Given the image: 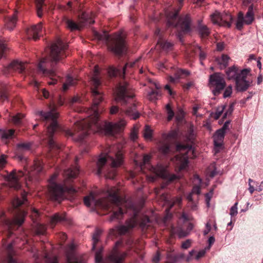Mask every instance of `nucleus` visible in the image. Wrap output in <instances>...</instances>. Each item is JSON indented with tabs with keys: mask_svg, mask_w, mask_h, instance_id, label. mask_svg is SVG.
I'll list each match as a JSON object with an SVG mask.
<instances>
[{
	"mask_svg": "<svg viewBox=\"0 0 263 263\" xmlns=\"http://www.w3.org/2000/svg\"><path fill=\"white\" fill-rule=\"evenodd\" d=\"M119 190L116 187L108 189L107 198L96 199L95 194L90 192L89 195L84 197V203L88 207L92 204L95 206L106 210H110L112 214L110 220L120 219L125 213L131 211L133 216L126 221V225L118 226L117 232L120 235H124L128 233L136 226L139 225L142 231L146 230L151 226L152 221L149 218L143 214H140L139 209L133 203H130L125 211L122 207V199L119 195Z\"/></svg>",
	"mask_w": 263,
	"mask_h": 263,
	"instance_id": "obj_1",
	"label": "nucleus"
},
{
	"mask_svg": "<svg viewBox=\"0 0 263 263\" xmlns=\"http://www.w3.org/2000/svg\"><path fill=\"white\" fill-rule=\"evenodd\" d=\"M100 116H87L74 123V133L80 132L79 136L83 139L91 133H101L107 136H114L122 132L126 124L124 120L115 123L101 121Z\"/></svg>",
	"mask_w": 263,
	"mask_h": 263,
	"instance_id": "obj_2",
	"label": "nucleus"
},
{
	"mask_svg": "<svg viewBox=\"0 0 263 263\" xmlns=\"http://www.w3.org/2000/svg\"><path fill=\"white\" fill-rule=\"evenodd\" d=\"M67 47L66 44L61 39H58L51 45L49 56L42 59L37 65L38 72L44 77L50 78L48 82L50 85L57 83L55 66L60 60L66 57V50Z\"/></svg>",
	"mask_w": 263,
	"mask_h": 263,
	"instance_id": "obj_3",
	"label": "nucleus"
},
{
	"mask_svg": "<svg viewBox=\"0 0 263 263\" xmlns=\"http://www.w3.org/2000/svg\"><path fill=\"white\" fill-rule=\"evenodd\" d=\"M79 173V169L77 166L64 170L63 176L64 177V184L58 183L56 182L58 174H53L48 180V194L52 200L61 202L64 198L66 192L74 193L76 191L72 187H68L71 181L76 178Z\"/></svg>",
	"mask_w": 263,
	"mask_h": 263,
	"instance_id": "obj_4",
	"label": "nucleus"
},
{
	"mask_svg": "<svg viewBox=\"0 0 263 263\" xmlns=\"http://www.w3.org/2000/svg\"><path fill=\"white\" fill-rule=\"evenodd\" d=\"M111 149L109 147L107 154H102L98 158L96 162V174L98 175L104 174L106 178L114 179L117 175L116 168L122 165L123 157L120 151L111 155Z\"/></svg>",
	"mask_w": 263,
	"mask_h": 263,
	"instance_id": "obj_5",
	"label": "nucleus"
},
{
	"mask_svg": "<svg viewBox=\"0 0 263 263\" xmlns=\"http://www.w3.org/2000/svg\"><path fill=\"white\" fill-rule=\"evenodd\" d=\"M195 137L194 127L192 125H191L188 128L186 143H178L176 144V151L180 153L177 155L174 159L176 168L179 171L184 170L188 167L189 158L191 157L190 153L192 154L193 158L196 157V149L194 147Z\"/></svg>",
	"mask_w": 263,
	"mask_h": 263,
	"instance_id": "obj_6",
	"label": "nucleus"
},
{
	"mask_svg": "<svg viewBox=\"0 0 263 263\" xmlns=\"http://www.w3.org/2000/svg\"><path fill=\"white\" fill-rule=\"evenodd\" d=\"M24 169L25 172L19 171L17 173L15 170H14L5 177V179L8 181L10 187L16 190L20 189L21 184L19 179L24 176H25L27 186L29 185L30 182L38 181V175L43 170V163L39 160H36L34 161L33 165L30 171L27 170L25 166Z\"/></svg>",
	"mask_w": 263,
	"mask_h": 263,
	"instance_id": "obj_7",
	"label": "nucleus"
},
{
	"mask_svg": "<svg viewBox=\"0 0 263 263\" xmlns=\"http://www.w3.org/2000/svg\"><path fill=\"white\" fill-rule=\"evenodd\" d=\"M58 117L41 116V122L40 124L46 126V128L49 148L48 156L52 157L53 161L57 158L61 149L60 146L53 138L54 134L58 130L61 129V127L57 121Z\"/></svg>",
	"mask_w": 263,
	"mask_h": 263,
	"instance_id": "obj_8",
	"label": "nucleus"
},
{
	"mask_svg": "<svg viewBox=\"0 0 263 263\" xmlns=\"http://www.w3.org/2000/svg\"><path fill=\"white\" fill-rule=\"evenodd\" d=\"M178 9L174 12H170L166 14L167 25L169 27H176L179 26L183 32H189L190 29L191 20L189 15L179 17V12L183 5V0H177Z\"/></svg>",
	"mask_w": 263,
	"mask_h": 263,
	"instance_id": "obj_9",
	"label": "nucleus"
},
{
	"mask_svg": "<svg viewBox=\"0 0 263 263\" xmlns=\"http://www.w3.org/2000/svg\"><path fill=\"white\" fill-rule=\"evenodd\" d=\"M99 67H95L94 74L92 78V84L93 88H91V95L93 98L91 110L93 113L90 115H100L103 113L99 107V103L103 100L102 94L98 90V87L100 85L101 82L99 77Z\"/></svg>",
	"mask_w": 263,
	"mask_h": 263,
	"instance_id": "obj_10",
	"label": "nucleus"
},
{
	"mask_svg": "<svg viewBox=\"0 0 263 263\" xmlns=\"http://www.w3.org/2000/svg\"><path fill=\"white\" fill-rule=\"evenodd\" d=\"M108 46L111 51L117 55L125 53L127 47L125 41L121 34H115L111 36H108Z\"/></svg>",
	"mask_w": 263,
	"mask_h": 263,
	"instance_id": "obj_11",
	"label": "nucleus"
},
{
	"mask_svg": "<svg viewBox=\"0 0 263 263\" xmlns=\"http://www.w3.org/2000/svg\"><path fill=\"white\" fill-rule=\"evenodd\" d=\"M65 22L67 28L71 31L80 30L83 27L95 23L92 16L85 12L79 15L77 22L68 18H67Z\"/></svg>",
	"mask_w": 263,
	"mask_h": 263,
	"instance_id": "obj_12",
	"label": "nucleus"
},
{
	"mask_svg": "<svg viewBox=\"0 0 263 263\" xmlns=\"http://www.w3.org/2000/svg\"><path fill=\"white\" fill-rule=\"evenodd\" d=\"M116 100L122 104L130 103L129 101L132 99L135 94L131 86L126 82L119 83L117 88Z\"/></svg>",
	"mask_w": 263,
	"mask_h": 263,
	"instance_id": "obj_13",
	"label": "nucleus"
},
{
	"mask_svg": "<svg viewBox=\"0 0 263 263\" xmlns=\"http://www.w3.org/2000/svg\"><path fill=\"white\" fill-rule=\"evenodd\" d=\"M223 92V98H227L231 96L232 86H226V83L223 74L220 73H215V96Z\"/></svg>",
	"mask_w": 263,
	"mask_h": 263,
	"instance_id": "obj_14",
	"label": "nucleus"
},
{
	"mask_svg": "<svg viewBox=\"0 0 263 263\" xmlns=\"http://www.w3.org/2000/svg\"><path fill=\"white\" fill-rule=\"evenodd\" d=\"M178 135V131L172 130L167 134L162 135L164 141L161 142L159 146V151L164 155L169 154L171 150L170 143L177 140Z\"/></svg>",
	"mask_w": 263,
	"mask_h": 263,
	"instance_id": "obj_15",
	"label": "nucleus"
},
{
	"mask_svg": "<svg viewBox=\"0 0 263 263\" xmlns=\"http://www.w3.org/2000/svg\"><path fill=\"white\" fill-rule=\"evenodd\" d=\"M230 124L229 120L226 121L222 127L215 133V154L224 148L223 141L226 133L230 130Z\"/></svg>",
	"mask_w": 263,
	"mask_h": 263,
	"instance_id": "obj_16",
	"label": "nucleus"
},
{
	"mask_svg": "<svg viewBox=\"0 0 263 263\" xmlns=\"http://www.w3.org/2000/svg\"><path fill=\"white\" fill-rule=\"evenodd\" d=\"M21 214L22 216L21 217H15L12 220L5 218L3 215L0 218V221L5 224L8 229V232H7V237L9 238L12 236L13 234L12 230L14 229V227H19L24 222V217L27 214V212L23 211L21 212Z\"/></svg>",
	"mask_w": 263,
	"mask_h": 263,
	"instance_id": "obj_17",
	"label": "nucleus"
},
{
	"mask_svg": "<svg viewBox=\"0 0 263 263\" xmlns=\"http://www.w3.org/2000/svg\"><path fill=\"white\" fill-rule=\"evenodd\" d=\"M2 241L3 248L5 250L6 256L1 263H18L15 258H14L15 255V252L13 249L14 241H12L7 243V240L4 238L3 239Z\"/></svg>",
	"mask_w": 263,
	"mask_h": 263,
	"instance_id": "obj_18",
	"label": "nucleus"
},
{
	"mask_svg": "<svg viewBox=\"0 0 263 263\" xmlns=\"http://www.w3.org/2000/svg\"><path fill=\"white\" fill-rule=\"evenodd\" d=\"M121 245V242H116L115 247L107 257L109 261L112 263H123L126 256V253L125 252H121L118 249V247Z\"/></svg>",
	"mask_w": 263,
	"mask_h": 263,
	"instance_id": "obj_19",
	"label": "nucleus"
},
{
	"mask_svg": "<svg viewBox=\"0 0 263 263\" xmlns=\"http://www.w3.org/2000/svg\"><path fill=\"white\" fill-rule=\"evenodd\" d=\"M42 23L27 27L25 29L26 37L29 40L36 41L42 35Z\"/></svg>",
	"mask_w": 263,
	"mask_h": 263,
	"instance_id": "obj_20",
	"label": "nucleus"
},
{
	"mask_svg": "<svg viewBox=\"0 0 263 263\" xmlns=\"http://www.w3.org/2000/svg\"><path fill=\"white\" fill-rule=\"evenodd\" d=\"M28 65L26 63L18 60H14L9 65L4 67V72L7 74L13 70L18 71L21 73H24L26 72V69Z\"/></svg>",
	"mask_w": 263,
	"mask_h": 263,
	"instance_id": "obj_21",
	"label": "nucleus"
},
{
	"mask_svg": "<svg viewBox=\"0 0 263 263\" xmlns=\"http://www.w3.org/2000/svg\"><path fill=\"white\" fill-rule=\"evenodd\" d=\"M250 72V69H244L239 72L238 68L234 65L228 69L226 74L229 80H234L236 81L237 79L245 74H248Z\"/></svg>",
	"mask_w": 263,
	"mask_h": 263,
	"instance_id": "obj_22",
	"label": "nucleus"
},
{
	"mask_svg": "<svg viewBox=\"0 0 263 263\" xmlns=\"http://www.w3.org/2000/svg\"><path fill=\"white\" fill-rule=\"evenodd\" d=\"M215 24L219 26L230 27L232 24V16L230 14H222L220 12L215 11Z\"/></svg>",
	"mask_w": 263,
	"mask_h": 263,
	"instance_id": "obj_23",
	"label": "nucleus"
},
{
	"mask_svg": "<svg viewBox=\"0 0 263 263\" xmlns=\"http://www.w3.org/2000/svg\"><path fill=\"white\" fill-rule=\"evenodd\" d=\"M139 59H138L136 61L134 62H132L130 63H126L125 66L123 68H116L115 67H110L108 69V73L110 77H117L119 76L121 78H124V74L125 73L126 69L130 66V67H133L136 63L138 61Z\"/></svg>",
	"mask_w": 263,
	"mask_h": 263,
	"instance_id": "obj_24",
	"label": "nucleus"
},
{
	"mask_svg": "<svg viewBox=\"0 0 263 263\" xmlns=\"http://www.w3.org/2000/svg\"><path fill=\"white\" fill-rule=\"evenodd\" d=\"M31 146V144L29 142L21 143L17 144L16 157L19 160H26V158L24 156V154L30 149Z\"/></svg>",
	"mask_w": 263,
	"mask_h": 263,
	"instance_id": "obj_25",
	"label": "nucleus"
},
{
	"mask_svg": "<svg viewBox=\"0 0 263 263\" xmlns=\"http://www.w3.org/2000/svg\"><path fill=\"white\" fill-rule=\"evenodd\" d=\"M190 74V72L189 70L178 68L175 71V77L169 76L167 78V80L171 83H176L179 82V79L185 78Z\"/></svg>",
	"mask_w": 263,
	"mask_h": 263,
	"instance_id": "obj_26",
	"label": "nucleus"
},
{
	"mask_svg": "<svg viewBox=\"0 0 263 263\" xmlns=\"http://www.w3.org/2000/svg\"><path fill=\"white\" fill-rule=\"evenodd\" d=\"M27 193L24 191L21 190L18 195L14 198L12 201L13 206L15 208H18L21 205L26 204L27 202Z\"/></svg>",
	"mask_w": 263,
	"mask_h": 263,
	"instance_id": "obj_27",
	"label": "nucleus"
},
{
	"mask_svg": "<svg viewBox=\"0 0 263 263\" xmlns=\"http://www.w3.org/2000/svg\"><path fill=\"white\" fill-rule=\"evenodd\" d=\"M248 74L242 76L235 81L236 88L238 91H246L250 86V83L246 80V77Z\"/></svg>",
	"mask_w": 263,
	"mask_h": 263,
	"instance_id": "obj_28",
	"label": "nucleus"
},
{
	"mask_svg": "<svg viewBox=\"0 0 263 263\" xmlns=\"http://www.w3.org/2000/svg\"><path fill=\"white\" fill-rule=\"evenodd\" d=\"M156 174L158 176L163 179L168 180L170 182L175 180L178 178L177 176L175 175L169 174L166 170L163 167L157 169L156 170Z\"/></svg>",
	"mask_w": 263,
	"mask_h": 263,
	"instance_id": "obj_29",
	"label": "nucleus"
},
{
	"mask_svg": "<svg viewBox=\"0 0 263 263\" xmlns=\"http://www.w3.org/2000/svg\"><path fill=\"white\" fill-rule=\"evenodd\" d=\"M209 245L207 247H206L205 248L204 250H200V251H199L198 253H197L194 250H192L190 252V256L191 257H193L195 254L196 255V256H195V258L196 259H200V258H201L202 257H203L205 253V252L206 250H209L210 249V248H211V246L212 245V244L214 242V236H211L209 239Z\"/></svg>",
	"mask_w": 263,
	"mask_h": 263,
	"instance_id": "obj_30",
	"label": "nucleus"
},
{
	"mask_svg": "<svg viewBox=\"0 0 263 263\" xmlns=\"http://www.w3.org/2000/svg\"><path fill=\"white\" fill-rule=\"evenodd\" d=\"M230 60L229 56L222 54L220 57H217L215 59V62H216L220 69H223L228 66Z\"/></svg>",
	"mask_w": 263,
	"mask_h": 263,
	"instance_id": "obj_31",
	"label": "nucleus"
},
{
	"mask_svg": "<svg viewBox=\"0 0 263 263\" xmlns=\"http://www.w3.org/2000/svg\"><path fill=\"white\" fill-rule=\"evenodd\" d=\"M33 257L34 258L35 263H58L56 258L52 259L50 258L47 253L43 254V262L40 261V254L38 252L34 253Z\"/></svg>",
	"mask_w": 263,
	"mask_h": 263,
	"instance_id": "obj_32",
	"label": "nucleus"
},
{
	"mask_svg": "<svg viewBox=\"0 0 263 263\" xmlns=\"http://www.w3.org/2000/svg\"><path fill=\"white\" fill-rule=\"evenodd\" d=\"M66 215L65 213H56L52 216L50 219V224L52 228H53L57 223H61L66 221Z\"/></svg>",
	"mask_w": 263,
	"mask_h": 263,
	"instance_id": "obj_33",
	"label": "nucleus"
},
{
	"mask_svg": "<svg viewBox=\"0 0 263 263\" xmlns=\"http://www.w3.org/2000/svg\"><path fill=\"white\" fill-rule=\"evenodd\" d=\"M192 179L194 185L193 193L199 195L200 194V187L202 183L201 179L197 174H194Z\"/></svg>",
	"mask_w": 263,
	"mask_h": 263,
	"instance_id": "obj_34",
	"label": "nucleus"
},
{
	"mask_svg": "<svg viewBox=\"0 0 263 263\" xmlns=\"http://www.w3.org/2000/svg\"><path fill=\"white\" fill-rule=\"evenodd\" d=\"M157 44L161 48L163 51L166 52L172 51L173 49V44L168 42L167 41L163 40V39H160L158 40Z\"/></svg>",
	"mask_w": 263,
	"mask_h": 263,
	"instance_id": "obj_35",
	"label": "nucleus"
},
{
	"mask_svg": "<svg viewBox=\"0 0 263 263\" xmlns=\"http://www.w3.org/2000/svg\"><path fill=\"white\" fill-rule=\"evenodd\" d=\"M15 130L13 129H1L0 135L1 139L3 141L12 139L14 136Z\"/></svg>",
	"mask_w": 263,
	"mask_h": 263,
	"instance_id": "obj_36",
	"label": "nucleus"
},
{
	"mask_svg": "<svg viewBox=\"0 0 263 263\" xmlns=\"http://www.w3.org/2000/svg\"><path fill=\"white\" fill-rule=\"evenodd\" d=\"M156 89H153L148 95V99L151 101H155L161 96L160 87L155 84Z\"/></svg>",
	"mask_w": 263,
	"mask_h": 263,
	"instance_id": "obj_37",
	"label": "nucleus"
},
{
	"mask_svg": "<svg viewBox=\"0 0 263 263\" xmlns=\"http://www.w3.org/2000/svg\"><path fill=\"white\" fill-rule=\"evenodd\" d=\"M245 23L247 25L251 24L254 20V12L253 5L249 6L245 17H244Z\"/></svg>",
	"mask_w": 263,
	"mask_h": 263,
	"instance_id": "obj_38",
	"label": "nucleus"
},
{
	"mask_svg": "<svg viewBox=\"0 0 263 263\" xmlns=\"http://www.w3.org/2000/svg\"><path fill=\"white\" fill-rule=\"evenodd\" d=\"M17 22L16 14H13L11 17H9L6 20V27L9 30H12L15 27Z\"/></svg>",
	"mask_w": 263,
	"mask_h": 263,
	"instance_id": "obj_39",
	"label": "nucleus"
},
{
	"mask_svg": "<svg viewBox=\"0 0 263 263\" xmlns=\"http://www.w3.org/2000/svg\"><path fill=\"white\" fill-rule=\"evenodd\" d=\"M8 98V87L6 84L0 83V102H3Z\"/></svg>",
	"mask_w": 263,
	"mask_h": 263,
	"instance_id": "obj_40",
	"label": "nucleus"
},
{
	"mask_svg": "<svg viewBox=\"0 0 263 263\" xmlns=\"http://www.w3.org/2000/svg\"><path fill=\"white\" fill-rule=\"evenodd\" d=\"M102 233V230L97 228L92 235V250H95L96 245L99 241V237Z\"/></svg>",
	"mask_w": 263,
	"mask_h": 263,
	"instance_id": "obj_41",
	"label": "nucleus"
},
{
	"mask_svg": "<svg viewBox=\"0 0 263 263\" xmlns=\"http://www.w3.org/2000/svg\"><path fill=\"white\" fill-rule=\"evenodd\" d=\"M77 80L71 77L68 76L66 78V82L63 84V90L65 91L68 90L70 86L76 85Z\"/></svg>",
	"mask_w": 263,
	"mask_h": 263,
	"instance_id": "obj_42",
	"label": "nucleus"
},
{
	"mask_svg": "<svg viewBox=\"0 0 263 263\" xmlns=\"http://www.w3.org/2000/svg\"><path fill=\"white\" fill-rule=\"evenodd\" d=\"M125 109L127 115H141V114L137 110L135 104H131Z\"/></svg>",
	"mask_w": 263,
	"mask_h": 263,
	"instance_id": "obj_43",
	"label": "nucleus"
},
{
	"mask_svg": "<svg viewBox=\"0 0 263 263\" xmlns=\"http://www.w3.org/2000/svg\"><path fill=\"white\" fill-rule=\"evenodd\" d=\"M198 29L199 34L202 38L206 37L210 34L209 29L204 25H199Z\"/></svg>",
	"mask_w": 263,
	"mask_h": 263,
	"instance_id": "obj_44",
	"label": "nucleus"
},
{
	"mask_svg": "<svg viewBox=\"0 0 263 263\" xmlns=\"http://www.w3.org/2000/svg\"><path fill=\"white\" fill-rule=\"evenodd\" d=\"M35 3L37 16L41 17L43 15V7L44 5V0H35Z\"/></svg>",
	"mask_w": 263,
	"mask_h": 263,
	"instance_id": "obj_45",
	"label": "nucleus"
},
{
	"mask_svg": "<svg viewBox=\"0 0 263 263\" xmlns=\"http://www.w3.org/2000/svg\"><path fill=\"white\" fill-rule=\"evenodd\" d=\"M244 15L242 12H239L238 15V18L236 23V26L237 29L241 30L245 23Z\"/></svg>",
	"mask_w": 263,
	"mask_h": 263,
	"instance_id": "obj_46",
	"label": "nucleus"
},
{
	"mask_svg": "<svg viewBox=\"0 0 263 263\" xmlns=\"http://www.w3.org/2000/svg\"><path fill=\"white\" fill-rule=\"evenodd\" d=\"M153 130L148 125H145L143 131V136L146 140H151L152 138Z\"/></svg>",
	"mask_w": 263,
	"mask_h": 263,
	"instance_id": "obj_47",
	"label": "nucleus"
},
{
	"mask_svg": "<svg viewBox=\"0 0 263 263\" xmlns=\"http://www.w3.org/2000/svg\"><path fill=\"white\" fill-rule=\"evenodd\" d=\"M102 252L103 248H101L96 252L95 261L96 263H103Z\"/></svg>",
	"mask_w": 263,
	"mask_h": 263,
	"instance_id": "obj_48",
	"label": "nucleus"
},
{
	"mask_svg": "<svg viewBox=\"0 0 263 263\" xmlns=\"http://www.w3.org/2000/svg\"><path fill=\"white\" fill-rule=\"evenodd\" d=\"M7 50L5 44L2 41H0V59L5 56Z\"/></svg>",
	"mask_w": 263,
	"mask_h": 263,
	"instance_id": "obj_49",
	"label": "nucleus"
},
{
	"mask_svg": "<svg viewBox=\"0 0 263 263\" xmlns=\"http://www.w3.org/2000/svg\"><path fill=\"white\" fill-rule=\"evenodd\" d=\"M138 128L136 126H135L130 133V139L133 141H136L138 138Z\"/></svg>",
	"mask_w": 263,
	"mask_h": 263,
	"instance_id": "obj_50",
	"label": "nucleus"
},
{
	"mask_svg": "<svg viewBox=\"0 0 263 263\" xmlns=\"http://www.w3.org/2000/svg\"><path fill=\"white\" fill-rule=\"evenodd\" d=\"M7 156L2 154L0 156V170L3 169L7 163Z\"/></svg>",
	"mask_w": 263,
	"mask_h": 263,
	"instance_id": "obj_51",
	"label": "nucleus"
},
{
	"mask_svg": "<svg viewBox=\"0 0 263 263\" xmlns=\"http://www.w3.org/2000/svg\"><path fill=\"white\" fill-rule=\"evenodd\" d=\"M182 198L181 197H176L172 199V204L171 205V208L175 205H177L178 206H180L182 203Z\"/></svg>",
	"mask_w": 263,
	"mask_h": 263,
	"instance_id": "obj_52",
	"label": "nucleus"
},
{
	"mask_svg": "<svg viewBox=\"0 0 263 263\" xmlns=\"http://www.w3.org/2000/svg\"><path fill=\"white\" fill-rule=\"evenodd\" d=\"M46 231V227L44 225L39 224L36 229V232L38 234L43 235Z\"/></svg>",
	"mask_w": 263,
	"mask_h": 263,
	"instance_id": "obj_53",
	"label": "nucleus"
},
{
	"mask_svg": "<svg viewBox=\"0 0 263 263\" xmlns=\"http://www.w3.org/2000/svg\"><path fill=\"white\" fill-rule=\"evenodd\" d=\"M209 87L213 93H214V73L210 76L209 82L208 84Z\"/></svg>",
	"mask_w": 263,
	"mask_h": 263,
	"instance_id": "obj_54",
	"label": "nucleus"
},
{
	"mask_svg": "<svg viewBox=\"0 0 263 263\" xmlns=\"http://www.w3.org/2000/svg\"><path fill=\"white\" fill-rule=\"evenodd\" d=\"M225 44L223 42H220L216 44V50L217 51H222L225 48Z\"/></svg>",
	"mask_w": 263,
	"mask_h": 263,
	"instance_id": "obj_55",
	"label": "nucleus"
},
{
	"mask_svg": "<svg viewBox=\"0 0 263 263\" xmlns=\"http://www.w3.org/2000/svg\"><path fill=\"white\" fill-rule=\"evenodd\" d=\"M237 202H236L234 205L231 207L230 213L231 216H235L237 214Z\"/></svg>",
	"mask_w": 263,
	"mask_h": 263,
	"instance_id": "obj_56",
	"label": "nucleus"
},
{
	"mask_svg": "<svg viewBox=\"0 0 263 263\" xmlns=\"http://www.w3.org/2000/svg\"><path fill=\"white\" fill-rule=\"evenodd\" d=\"M67 261L68 263H78L77 259L72 255H68L67 256Z\"/></svg>",
	"mask_w": 263,
	"mask_h": 263,
	"instance_id": "obj_57",
	"label": "nucleus"
},
{
	"mask_svg": "<svg viewBox=\"0 0 263 263\" xmlns=\"http://www.w3.org/2000/svg\"><path fill=\"white\" fill-rule=\"evenodd\" d=\"M82 102V100L81 98L78 96H75L72 98L71 99V104H74V103H79L81 104Z\"/></svg>",
	"mask_w": 263,
	"mask_h": 263,
	"instance_id": "obj_58",
	"label": "nucleus"
},
{
	"mask_svg": "<svg viewBox=\"0 0 263 263\" xmlns=\"http://www.w3.org/2000/svg\"><path fill=\"white\" fill-rule=\"evenodd\" d=\"M165 109L167 112V115H171V116L175 115L173 110L172 109V108L170 104L166 105Z\"/></svg>",
	"mask_w": 263,
	"mask_h": 263,
	"instance_id": "obj_59",
	"label": "nucleus"
},
{
	"mask_svg": "<svg viewBox=\"0 0 263 263\" xmlns=\"http://www.w3.org/2000/svg\"><path fill=\"white\" fill-rule=\"evenodd\" d=\"M191 242L188 239L182 242L181 247L183 249H187L191 246Z\"/></svg>",
	"mask_w": 263,
	"mask_h": 263,
	"instance_id": "obj_60",
	"label": "nucleus"
},
{
	"mask_svg": "<svg viewBox=\"0 0 263 263\" xmlns=\"http://www.w3.org/2000/svg\"><path fill=\"white\" fill-rule=\"evenodd\" d=\"M194 85V83L193 82H189L187 83L184 84L182 85L183 88L184 90H189L192 86H193Z\"/></svg>",
	"mask_w": 263,
	"mask_h": 263,
	"instance_id": "obj_61",
	"label": "nucleus"
},
{
	"mask_svg": "<svg viewBox=\"0 0 263 263\" xmlns=\"http://www.w3.org/2000/svg\"><path fill=\"white\" fill-rule=\"evenodd\" d=\"M118 110H119V108H118V107L117 106H112L110 108L109 112H110V114L113 115V114H117L118 112Z\"/></svg>",
	"mask_w": 263,
	"mask_h": 263,
	"instance_id": "obj_62",
	"label": "nucleus"
},
{
	"mask_svg": "<svg viewBox=\"0 0 263 263\" xmlns=\"http://www.w3.org/2000/svg\"><path fill=\"white\" fill-rule=\"evenodd\" d=\"M21 116H12V120L13 121L14 123L15 124H19L21 123V118H20Z\"/></svg>",
	"mask_w": 263,
	"mask_h": 263,
	"instance_id": "obj_63",
	"label": "nucleus"
},
{
	"mask_svg": "<svg viewBox=\"0 0 263 263\" xmlns=\"http://www.w3.org/2000/svg\"><path fill=\"white\" fill-rule=\"evenodd\" d=\"M31 212H32V214H31L32 217H34L35 218H36L37 217L39 216V211L36 209H35L34 208H31Z\"/></svg>",
	"mask_w": 263,
	"mask_h": 263,
	"instance_id": "obj_64",
	"label": "nucleus"
}]
</instances>
